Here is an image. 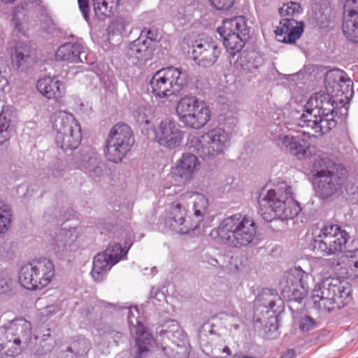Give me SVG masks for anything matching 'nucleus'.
<instances>
[{
  "instance_id": "obj_1",
  "label": "nucleus",
  "mask_w": 358,
  "mask_h": 358,
  "mask_svg": "<svg viewBox=\"0 0 358 358\" xmlns=\"http://www.w3.org/2000/svg\"><path fill=\"white\" fill-rule=\"evenodd\" d=\"M325 91H320L310 97L298 117L297 126L313 132L303 131L309 136L322 135L336 127L335 117L338 113L345 115V104L352 97L353 83L344 71L333 69L327 72L324 78Z\"/></svg>"
},
{
  "instance_id": "obj_2",
  "label": "nucleus",
  "mask_w": 358,
  "mask_h": 358,
  "mask_svg": "<svg viewBox=\"0 0 358 358\" xmlns=\"http://www.w3.org/2000/svg\"><path fill=\"white\" fill-rule=\"evenodd\" d=\"M127 315L130 332L136 341L138 348V353L135 358H145L150 352L155 348H160L166 355L171 356L167 342L179 347L180 342L185 341L186 335L180 328L178 322L174 320L167 321L164 328L159 331L157 338V342L154 340L151 334L148 331L142 322L138 320L139 311L138 308L129 307L125 309Z\"/></svg>"
},
{
  "instance_id": "obj_3",
  "label": "nucleus",
  "mask_w": 358,
  "mask_h": 358,
  "mask_svg": "<svg viewBox=\"0 0 358 358\" xmlns=\"http://www.w3.org/2000/svg\"><path fill=\"white\" fill-rule=\"evenodd\" d=\"M208 199L203 194L193 191L183 193L172 204L166 224L178 234H201L205 227L202 222L208 214Z\"/></svg>"
},
{
  "instance_id": "obj_4",
  "label": "nucleus",
  "mask_w": 358,
  "mask_h": 358,
  "mask_svg": "<svg viewBox=\"0 0 358 358\" xmlns=\"http://www.w3.org/2000/svg\"><path fill=\"white\" fill-rule=\"evenodd\" d=\"M260 212L267 222L274 218L282 220L294 218L301 211L298 202L292 196V188L282 182L259 199Z\"/></svg>"
},
{
  "instance_id": "obj_5",
  "label": "nucleus",
  "mask_w": 358,
  "mask_h": 358,
  "mask_svg": "<svg viewBox=\"0 0 358 358\" xmlns=\"http://www.w3.org/2000/svg\"><path fill=\"white\" fill-rule=\"evenodd\" d=\"M350 287L339 278H328L316 285L312 292L314 306L321 311L340 309L348 303Z\"/></svg>"
},
{
  "instance_id": "obj_6",
  "label": "nucleus",
  "mask_w": 358,
  "mask_h": 358,
  "mask_svg": "<svg viewBox=\"0 0 358 358\" xmlns=\"http://www.w3.org/2000/svg\"><path fill=\"white\" fill-rule=\"evenodd\" d=\"M257 227L254 220L241 214L224 218L217 227L219 238L231 247L247 246L256 236Z\"/></svg>"
},
{
  "instance_id": "obj_7",
  "label": "nucleus",
  "mask_w": 358,
  "mask_h": 358,
  "mask_svg": "<svg viewBox=\"0 0 358 358\" xmlns=\"http://www.w3.org/2000/svg\"><path fill=\"white\" fill-rule=\"evenodd\" d=\"M230 134L222 128H215L202 135L190 134L187 146L203 159L223 154L230 145Z\"/></svg>"
},
{
  "instance_id": "obj_8",
  "label": "nucleus",
  "mask_w": 358,
  "mask_h": 358,
  "mask_svg": "<svg viewBox=\"0 0 358 358\" xmlns=\"http://www.w3.org/2000/svg\"><path fill=\"white\" fill-rule=\"evenodd\" d=\"M338 169L337 164L327 155L315 160L312 169L313 181L316 194L320 199L329 197L343 185V178L335 174Z\"/></svg>"
},
{
  "instance_id": "obj_9",
  "label": "nucleus",
  "mask_w": 358,
  "mask_h": 358,
  "mask_svg": "<svg viewBox=\"0 0 358 358\" xmlns=\"http://www.w3.org/2000/svg\"><path fill=\"white\" fill-rule=\"evenodd\" d=\"M313 248L324 256L341 252L348 241V234L341 227L329 223H318L312 230Z\"/></svg>"
},
{
  "instance_id": "obj_10",
  "label": "nucleus",
  "mask_w": 358,
  "mask_h": 358,
  "mask_svg": "<svg viewBox=\"0 0 358 358\" xmlns=\"http://www.w3.org/2000/svg\"><path fill=\"white\" fill-rule=\"evenodd\" d=\"M50 122L55 132V141L64 151L78 147L82 139L81 127L72 113L56 110L52 115Z\"/></svg>"
},
{
  "instance_id": "obj_11",
  "label": "nucleus",
  "mask_w": 358,
  "mask_h": 358,
  "mask_svg": "<svg viewBox=\"0 0 358 358\" xmlns=\"http://www.w3.org/2000/svg\"><path fill=\"white\" fill-rule=\"evenodd\" d=\"M55 275L52 262L46 258L33 259L23 265L19 273V282L27 289H41L48 286Z\"/></svg>"
},
{
  "instance_id": "obj_12",
  "label": "nucleus",
  "mask_w": 358,
  "mask_h": 358,
  "mask_svg": "<svg viewBox=\"0 0 358 358\" xmlns=\"http://www.w3.org/2000/svg\"><path fill=\"white\" fill-rule=\"evenodd\" d=\"M187 73L182 68L169 66L157 71L150 81L152 93L166 98L179 92L187 83Z\"/></svg>"
},
{
  "instance_id": "obj_13",
  "label": "nucleus",
  "mask_w": 358,
  "mask_h": 358,
  "mask_svg": "<svg viewBox=\"0 0 358 358\" xmlns=\"http://www.w3.org/2000/svg\"><path fill=\"white\" fill-rule=\"evenodd\" d=\"M31 324L23 317L15 318L0 327V351L6 348L12 355L20 353L31 339Z\"/></svg>"
},
{
  "instance_id": "obj_14",
  "label": "nucleus",
  "mask_w": 358,
  "mask_h": 358,
  "mask_svg": "<svg viewBox=\"0 0 358 358\" xmlns=\"http://www.w3.org/2000/svg\"><path fill=\"white\" fill-rule=\"evenodd\" d=\"M135 138L131 129L124 123H117L113 127L103 149L108 161L119 163L131 150Z\"/></svg>"
},
{
  "instance_id": "obj_15",
  "label": "nucleus",
  "mask_w": 358,
  "mask_h": 358,
  "mask_svg": "<svg viewBox=\"0 0 358 358\" xmlns=\"http://www.w3.org/2000/svg\"><path fill=\"white\" fill-rule=\"evenodd\" d=\"M301 13V5L292 1L283 4L279 9V13L282 19L275 30L279 41L293 43L301 37L303 32L304 24L301 21H297L294 17Z\"/></svg>"
},
{
  "instance_id": "obj_16",
  "label": "nucleus",
  "mask_w": 358,
  "mask_h": 358,
  "mask_svg": "<svg viewBox=\"0 0 358 358\" xmlns=\"http://www.w3.org/2000/svg\"><path fill=\"white\" fill-rule=\"evenodd\" d=\"M217 32L222 38L227 51L234 55L243 48L249 35V28L244 17L236 16L224 20L222 26L217 28Z\"/></svg>"
},
{
  "instance_id": "obj_17",
  "label": "nucleus",
  "mask_w": 358,
  "mask_h": 358,
  "mask_svg": "<svg viewBox=\"0 0 358 358\" xmlns=\"http://www.w3.org/2000/svg\"><path fill=\"white\" fill-rule=\"evenodd\" d=\"M309 275L300 266L285 273L280 281L282 296L287 301H301L307 294Z\"/></svg>"
},
{
  "instance_id": "obj_18",
  "label": "nucleus",
  "mask_w": 358,
  "mask_h": 358,
  "mask_svg": "<svg viewBox=\"0 0 358 358\" xmlns=\"http://www.w3.org/2000/svg\"><path fill=\"white\" fill-rule=\"evenodd\" d=\"M80 234L78 227L60 229L50 243L51 250L55 256L59 259L70 261L80 248L78 240Z\"/></svg>"
},
{
  "instance_id": "obj_19",
  "label": "nucleus",
  "mask_w": 358,
  "mask_h": 358,
  "mask_svg": "<svg viewBox=\"0 0 358 358\" xmlns=\"http://www.w3.org/2000/svg\"><path fill=\"white\" fill-rule=\"evenodd\" d=\"M189 45V54L198 66L209 67L213 66L220 55L221 50L217 42L212 38H202L192 41Z\"/></svg>"
},
{
  "instance_id": "obj_20",
  "label": "nucleus",
  "mask_w": 358,
  "mask_h": 358,
  "mask_svg": "<svg viewBox=\"0 0 358 358\" xmlns=\"http://www.w3.org/2000/svg\"><path fill=\"white\" fill-rule=\"evenodd\" d=\"M199 162L196 155L186 152L172 167L166 180L173 187H178L192 179L199 168Z\"/></svg>"
},
{
  "instance_id": "obj_21",
  "label": "nucleus",
  "mask_w": 358,
  "mask_h": 358,
  "mask_svg": "<svg viewBox=\"0 0 358 358\" xmlns=\"http://www.w3.org/2000/svg\"><path fill=\"white\" fill-rule=\"evenodd\" d=\"M153 131L155 141L161 146L169 149L179 147L184 138V132L180 125L169 119L161 120L154 127Z\"/></svg>"
},
{
  "instance_id": "obj_22",
  "label": "nucleus",
  "mask_w": 358,
  "mask_h": 358,
  "mask_svg": "<svg viewBox=\"0 0 358 358\" xmlns=\"http://www.w3.org/2000/svg\"><path fill=\"white\" fill-rule=\"evenodd\" d=\"M275 140L278 145L299 159L309 155V144L301 138L300 131H291V129L288 131H282L275 136Z\"/></svg>"
},
{
  "instance_id": "obj_23",
  "label": "nucleus",
  "mask_w": 358,
  "mask_h": 358,
  "mask_svg": "<svg viewBox=\"0 0 358 358\" xmlns=\"http://www.w3.org/2000/svg\"><path fill=\"white\" fill-rule=\"evenodd\" d=\"M153 52L154 48L150 41L138 38L127 45L124 55L129 64L141 68L152 59Z\"/></svg>"
},
{
  "instance_id": "obj_24",
  "label": "nucleus",
  "mask_w": 358,
  "mask_h": 358,
  "mask_svg": "<svg viewBox=\"0 0 358 358\" xmlns=\"http://www.w3.org/2000/svg\"><path fill=\"white\" fill-rule=\"evenodd\" d=\"M10 59L14 68L25 71L36 62L35 51L29 42L20 39L11 48Z\"/></svg>"
},
{
  "instance_id": "obj_25",
  "label": "nucleus",
  "mask_w": 358,
  "mask_h": 358,
  "mask_svg": "<svg viewBox=\"0 0 358 358\" xmlns=\"http://www.w3.org/2000/svg\"><path fill=\"white\" fill-rule=\"evenodd\" d=\"M82 43L68 42L59 46L55 57L57 60L68 63H93L92 55Z\"/></svg>"
},
{
  "instance_id": "obj_26",
  "label": "nucleus",
  "mask_w": 358,
  "mask_h": 358,
  "mask_svg": "<svg viewBox=\"0 0 358 358\" xmlns=\"http://www.w3.org/2000/svg\"><path fill=\"white\" fill-rule=\"evenodd\" d=\"M113 233L119 238L120 236L124 238V246L122 248L120 243L113 242L110 243L107 248L103 251L112 261V263L117 264L122 259H124L127 257L129 249L133 244V236L130 232V229L113 227Z\"/></svg>"
},
{
  "instance_id": "obj_27",
  "label": "nucleus",
  "mask_w": 358,
  "mask_h": 358,
  "mask_svg": "<svg viewBox=\"0 0 358 358\" xmlns=\"http://www.w3.org/2000/svg\"><path fill=\"white\" fill-rule=\"evenodd\" d=\"M343 31L349 41L358 43V0H346Z\"/></svg>"
},
{
  "instance_id": "obj_28",
  "label": "nucleus",
  "mask_w": 358,
  "mask_h": 358,
  "mask_svg": "<svg viewBox=\"0 0 358 358\" xmlns=\"http://www.w3.org/2000/svg\"><path fill=\"white\" fill-rule=\"evenodd\" d=\"M74 161V169L83 170L94 181H99L103 176L102 162L95 153L86 155L77 154Z\"/></svg>"
},
{
  "instance_id": "obj_29",
  "label": "nucleus",
  "mask_w": 358,
  "mask_h": 358,
  "mask_svg": "<svg viewBox=\"0 0 358 358\" xmlns=\"http://www.w3.org/2000/svg\"><path fill=\"white\" fill-rule=\"evenodd\" d=\"M38 91L48 99L59 100L66 93L64 83L55 76H45L36 83Z\"/></svg>"
},
{
  "instance_id": "obj_30",
  "label": "nucleus",
  "mask_w": 358,
  "mask_h": 358,
  "mask_svg": "<svg viewBox=\"0 0 358 358\" xmlns=\"http://www.w3.org/2000/svg\"><path fill=\"white\" fill-rule=\"evenodd\" d=\"M203 102V100L191 94L185 95L180 98L176 107L178 120L185 126L192 113L199 110Z\"/></svg>"
},
{
  "instance_id": "obj_31",
  "label": "nucleus",
  "mask_w": 358,
  "mask_h": 358,
  "mask_svg": "<svg viewBox=\"0 0 358 358\" xmlns=\"http://www.w3.org/2000/svg\"><path fill=\"white\" fill-rule=\"evenodd\" d=\"M264 62L260 54L255 51L243 52L234 62V67L240 72L252 73L257 71Z\"/></svg>"
},
{
  "instance_id": "obj_32",
  "label": "nucleus",
  "mask_w": 358,
  "mask_h": 358,
  "mask_svg": "<svg viewBox=\"0 0 358 358\" xmlns=\"http://www.w3.org/2000/svg\"><path fill=\"white\" fill-rule=\"evenodd\" d=\"M113 265L114 264L104 252L98 253L94 258L91 271L94 280L96 282L103 280Z\"/></svg>"
},
{
  "instance_id": "obj_33",
  "label": "nucleus",
  "mask_w": 358,
  "mask_h": 358,
  "mask_svg": "<svg viewBox=\"0 0 358 358\" xmlns=\"http://www.w3.org/2000/svg\"><path fill=\"white\" fill-rule=\"evenodd\" d=\"M210 120V110L207 103L204 101L199 108V110L192 113L185 127L193 129H200L203 128Z\"/></svg>"
},
{
  "instance_id": "obj_34",
  "label": "nucleus",
  "mask_w": 358,
  "mask_h": 358,
  "mask_svg": "<svg viewBox=\"0 0 358 358\" xmlns=\"http://www.w3.org/2000/svg\"><path fill=\"white\" fill-rule=\"evenodd\" d=\"M13 113L14 108L12 106H3L0 113V145L9 140L13 134L10 123Z\"/></svg>"
},
{
  "instance_id": "obj_35",
  "label": "nucleus",
  "mask_w": 358,
  "mask_h": 358,
  "mask_svg": "<svg viewBox=\"0 0 358 358\" xmlns=\"http://www.w3.org/2000/svg\"><path fill=\"white\" fill-rule=\"evenodd\" d=\"M12 20L14 24V34H20L25 38L28 30L27 8L22 5L15 6L13 11Z\"/></svg>"
},
{
  "instance_id": "obj_36",
  "label": "nucleus",
  "mask_w": 358,
  "mask_h": 358,
  "mask_svg": "<svg viewBox=\"0 0 358 358\" xmlns=\"http://www.w3.org/2000/svg\"><path fill=\"white\" fill-rule=\"evenodd\" d=\"M120 0H92L95 15L100 20L113 15L119 6Z\"/></svg>"
},
{
  "instance_id": "obj_37",
  "label": "nucleus",
  "mask_w": 358,
  "mask_h": 358,
  "mask_svg": "<svg viewBox=\"0 0 358 358\" xmlns=\"http://www.w3.org/2000/svg\"><path fill=\"white\" fill-rule=\"evenodd\" d=\"M281 304V300L278 294L271 289H264L261 295H259L255 300L256 305H262L268 310L275 312V306L277 303Z\"/></svg>"
},
{
  "instance_id": "obj_38",
  "label": "nucleus",
  "mask_w": 358,
  "mask_h": 358,
  "mask_svg": "<svg viewBox=\"0 0 358 358\" xmlns=\"http://www.w3.org/2000/svg\"><path fill=\"white\" fill-rule=\"evenodd\" d=\"M130 20L128 18H117L113 21L108 26V34L113 35H123L127 32Z\"/></svg>"
},
{
  "instance_id": "obj_39",
  "label": "nucleus",
  "mask_w": 358,
  "mask_h": 358,
  "mask_svg": "<svg viewBox=\"0 0 358 358\" xmlns=\"http://www.w3.org/2000/svg\"><path fill=\"white\" fill-rule=\"evenodd\" d=\"M11 211L8 206L0 201V234L6 232L11 222Z\"/></svg>"
},
{
  "instance_id": "obj_40",
  "label": "nucleus",
  "mask_w": 358,
  "mask_h": 358,
  "mask_svg": "<svg viewBox=\"0 0 358 358\" xmlns=\"http://www.w3.org/2000/svg\"><path fill=\"white\" fill-rule=\"evenodd\" d=\"M345 257L348 259V266L354 273L355 277L358 276V249L348 251Z\"/></svg>"
},
{
  "instance_id": "obj_41",
  "label": "nucleus",
  "mask_w": 358,
  "mask_h": 358,
  "mask_svg": "<svg viewBox=\"0 0 358 358\" xmlns=\"http://www.w3.org/2000/svg\"><path fill=\"white\" fill-rule=\"evenodd\" d=\"M213 7L219 10H228L230 9L235 0H209Z\"/></svg>"
},
{
  "instance_id": "obj_42",
  "label": "nucleus",
  "mask_w": 358,
  "mask_h": 358,
  "mask_svg": "<svg viewBox=\"0 0 358 358\" xmlns=\"http://www.w3.org/2000/svg\"><path fill=\"white\" fill-rule=\"evenodd\" d=\"M138 38L146 39L150 42V45H152V42L158 39V32L155 29H144Z\"/></svg>"
},
{
  "instance_id": "obj_43",
  "label": "nucleus",
  "mask_w": 358,
  "mask_h": 358,
  "mask_svg": "<svg viewBox=\"0 0 358 358\" xmlns=\"http://www.w3.org/2000/svg\"><path fill=\"white\" fill-rule=\"evenodd\" d=\"M166 300L164 294L158 289L152 288L150 292V302L153 305H156V301L162 302Z\"/></svg>"
},
{
  "instance_id": "obj_44",
  "label": "nucleus",
  "mask_w": 358,
  "mask_h": 358,
  "mask_svg": "<svg viewBox=\"0 0 358 358\" xmlns=\"http://www.w3.org/2000/svg\"><path fill=\"white\" fill-rule=\"evenodd\" d=\"M300 329L303 331H309L315 327V321L309 316L301 318L300 321Z\"/></svg>"
},
{
  "instance_id": "obj_45",
  "label": "nucleus",
  "mask_w": 358,
  "mask_h": 358,
  "mask_svg": "<svg viewBox=\"0 0 358 358\" xmlns=\"http://www.w3.org/2000/svg\"><path fill=\"white\" fill-rule=\"evenodd\" d=\"M63 164L57 162L51 169V174L55 178H59L63 175Z\"/></svg>"
},
{
  "instance_id": "obj_46",
  "label": "nucleus",
  "mask_w": 358,
  "mask_h": 358,
  "mask_svg": "<svg viewBox=\"0 0 358 358\" xmlns=\"http://www.w3.org/2000/svg\"><path fill=\"white\" fill-rule=\"evenodd\" d=\"M80 10L84 17V18L87 21L88 20V10H89V4L88 0H78Z\"/></svg>"
},
{
  "instance_id": "obj_47",
  "label": "nucleus",
  "mask_w": 358,
  "mask_h": 358,
  "mask_svg": "<svg viewBox=\"0 0 358 358\" xmlns=\"http://www.w3.org/2000/svg\"><path fill=\"white\" fill-rule=\"evenodd\" d=\"M203 261L207 262L208 264H209L215 267L220 266V268L222 269L224 268V266L222 265H220L218 260L214 257H210L205 255L204 257H203Z\"/></svg>"
},
{
  "instance_id": "obj_48",
  "label": "nucleus",
  "mask_w": 358,
  "mask_h": 358,
  "mask_svg": "<svg viewBox=\"0 0 358 358\" xmlns=\"http://www.w3.org/2000/svg\"><path fill=\"white\" fill-rule=\"evenodd\" d=\"M10 288V280L7 278L0 279V293L6 292Z\"/></svg>"
},
{
  "instance_id": "obj_49",
  "label": "nucleus",
  "mask_w": 358,
  "mask_h": 358,
  "mask_svg": "<svg viewBox=\"0 0 358 358\" xmlns=\"http://www.w3.org/2000/svg\"><path fill=\"white\" fill-rule=\"evenodd\" d=\"M296 353L293 350H288L280 358H295Z\"/></svg>"
},
{
  "instance_id": "obj_50",
  "label": "nucleus",
  "mask_w": 358,
  "mask_h": 358,
  "mask_svg": "<svg viewBox=\"0 0 358 358\" xmlns=\"http://www.w3.org/2000/svg\"><path fill=\"white\" fill-rule=\"evenodd\" d=\"M229 285L227 282H222L220 284V291L223 293H227L229 291Z\"/></svg>"
},
{
  "instance_id": "obj_51",
  "label": "nucleus",
  "mask_w": 358,
  "mask_h": 358,
  "mask_svg": "<svg viewBox=\"0 0 358 358\" xmlns=\"http://www.w3.org/2000/svg\"><path fill=\"white\" fill-rule=\"evenodd\" d=\"M233 358H255V357H252V356L243 355L242 353H236L235 355H234Z\"/></svg>"
},
{
  "instance_id": "obj_52",
  "label": "nucleus",
  "mask_w": 358,
  "mask_h": 358,
  "mask_svg": "<svg viewBox=\"0 0 358 358\" xmlns=\"http://www.w3.org/2000/svg\"><path fill=\"white\" fill-rule=\"evenodd\" d=\"M101 303H102V306H103L106 309H109V308H113V306L111 305L110 303H108L106 302H102Z\"/></svg>"
},
{
  "instance_id": "obj_53",
  "label": "nucleus",
  "mask_w": 358,
  "mask_h": 358,
  "mask_svg": "<svg viewBox=\"0 0 358 358\" xmlns=\"http://www.w3.org/2000/svg\"><path fill=\"white\" fill-rule=\"evenodd\" d=\"M223 352L228 354V355H230L231 354V350L230 349L228 348V347H225L224 349H223Z\"/></svg>"
},
{
  "instance_id": "obj_54",
  "label": "nucleus",
  "mask_w": 358,
  "mask_h": 358,
  "mask_svg": "<svg viewBox=\"0 0 358 358\" xmlns=\"http://www.w3.org/2000/svg\"><path fill=\"white\" fill-rule=\"evenodd\" d=\"M138 122H143V121H144V122H145V123L146 124H149V121H148V120H143V118L142 120H141L140 118H138Z\"/></svg>"
},
{
  "instance_id": "obj_55",
  "label": "nucleus",
  "mask_w": 358,
  "mask_h": 358,
  "mask_svg": "<svg viewBox=\"0 0 358 358\" xmlns=\"http://www.w3.org/2000/svg\"><path fill=\"white\" fill-rule=\"evenodd\" d=\"M48 215H49L48 212H45V219H46L48 221H49Z\"/></svg>"
},
{
  "instance_id": "obj_56",
  "label": "nucleus",
  "mask_w": 358,
  "mask_h": 358,
  "mask_svg": "<svg viewBox=\"0 0 358 358\" xmlns=\"http://www.w3.org/2000/svg\"><path fill=\"white\" fill-rule=\"evenodd\" d=\"M186 22V18L183 19V22H180V24H182Z\"/></svg>"
},
{
  "instance_id": "obj_57",
  "label": "nucleus",
  "mask_w": 358,
  "mask_h": 358,
  "mask_svg": "<svg viewBox=\"0 0 358 358\" xmlns=\"http://www.w3.org/2000/svg\"><path fill=\"white\" fill-rule=\"evenodd\" d=\"M171 186H168L166 185H164V189H170Z\"/></svg>"
},
{
  "instance_id": "obj_58",
  "label": "nucleus",
  "mask_w": 358,
  "mask_h": 358,
  "mask_svg": "<svg viewBox=\"0 0 358 358\" xmlns=\"http://www.w3.org/2000/svg\"><path fill=\"white\" fill-rule=\"evenodd\" d=\"M237 315H238V313H232V314H231V316H232V317H236V316H237Z\"/></svg>"
},
{
  "instance_id": "obj_59",
  "label": "nucleus",
  "mask_w": 358,
  "mask_h": 358,
  "mask_svg": "<svg viewBox=\"0 0 358 358\" xmlns=\"http://www.w3.org/2000/svg\"><path fill=\"white\" fill-rule=\"evenodd\" d=\"M234 327L235 329H238L239 327L238 324H234Z\"/></svg>"
},
{
  "instance_id": "obj_60",
  "label": "nucleus",
  "mask_w": 358,
  "mask_h": 358,
  "mask_svg": "<svg viewBox=\"0 0 358 358\" xmlns=\"http://www.w3.org/2000/svg\"><path fill=\"white\" fill-rule=\"evenodd\" d=\"M84 344L86 345V347L85 348V350L87 348V342L85 341H84Z\"/></svg>"
},
{
  "instance_id": "obj_61",
  "label": "nucleus",
  "mask_w": 358,
  "mask_h": 358,
  "mask_svg": "<svg viewBox=\"0 0 358 358\" xmlns=\"http://www.w3.org/2000/svg\"><path fill=\"white\" fill-rule=\"evenodd\" d=\"M217 289V286L216 285H214V289Z\"/></svg>"
},
{
  "instance_id": "obj_62",
  "label": "nucleus",
  "mask_w": 358,
  "mask_h": 358,
  "mask_svg": "<svg viewBox=\"0 0 358 358\" xmlns=\"http://www.w3.org/2000/svg\"><path fill=\"white\" fill-rule=\"evenodd\" d=\"M68 219H69V217H64V220H68Z\"/></svg>"
}]
</instances>
